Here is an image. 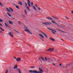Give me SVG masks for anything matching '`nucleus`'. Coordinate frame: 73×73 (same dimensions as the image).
Here are the masks:
<instances>
[{
    "mask_svg": "<svg viewBox=\"0 0 73 73\" xmlns=\"http://www.w3.org/2000/svg\"><path fill=\"white\" fill-rule=\"evenodd\" d=\"M24 29H25V30H24V31H25L26 32H28V33H30V34H31V35H32V33H31L28 29V28L27 27H24Z\"/></svg>",
    "mask_w": 73,
    "mask_h": 73,
    "instance_id": "f257e3e1",
    "label": "nucleus"
},
{
    "mask_svg": "<svg viewBox=\"0 0 73 73\" xmlns=\"http://www.w3.org/2000/svg\"><path fill=\"white\" fill-rule=\"evenodd\" d=\"M39 70L40 71L38 72L36 70V73H43V72H44V71L40 68H39Z\"/></svg>",
    "mask_w": 73,
    "mask_h": 73,
    "instance_id": "f03ea898",
    "label": "nucleus"
},
{
    "mask_svg": "<svg viewBox=\"0 0 73 73\" xmlns=\"http://www.w3.org/2000/svg\"><path fill=\"white\" fill-rule=\"evenodd\" d=\"M47 29H49V30L52 31V33H53V34H55V33H55V32H57V31H56L55 30H53L51 29H50L48 27H47Z\"/></svg>",
    "mask_w": 73,
    "mask_h": 73,
    "instance_id": "7ed1b4c3",
    "label": "nucleus"
},
{
    "mask_svg": "<svg viewBox=\"0 0 73 73\" xmlns=\"http://www.w3.org/2000/svg\"><path fill=\"white\" fill-rule=\"evenodd\" d=\"M39 60L41 62H42V61L44 62V61H45V60H44V58L42 57L39 58Z\"/></svg>",
    "mask_w": 73,
    "mask_h": 73,
    "instance_id": "20e7f679",
    "label": "nucleus"
},
{
    "mask_svg": "<svg viewBox=\"0 0 73 73\" xmlns=\"http://www.w3.org/2000/svg\"><path fill=\"white\" fill-rule=\"evenodd\" d=\"M30 73H37L36 70H30L29 71Z\"/></svg>",
    "mask_w": 73,
    "mask_h": 73,
    "instance_id": "39448f33",
    "label": "nucleus"
},
{
    "mask_svg": "<svg viewBox=\"0 0 73 73\" xmlns=\"http://www.w3.org/2000/svg\"><path fill=\"white\" fill-rule=\"evenodd\" d=\"M51 22L52 23H54V24H56V25H57V27H61V26L59 25L57 23H56L55 22L53 21H52Z\"/></svg>",
    "mask_w": 73,
    "mask_h": 73,
    "instance_id": "423d86ee",
    "label": "nucleus"
},
{
    "mask_svg": "<svg viewBox=\"0 0 73 73\" xmlns=\"http://www.w3.org/2000/svg\"><path fill=\"white\" fill-rule=\"evenodd\" d=\"M46 50L49 52H52V51H54V48H50L49 49L47 50Z\"/></svg>",
    "mask_w": 73,
    "mask_h": 73,
    "instance_id": "0eeeda50",
    "label": "nucleus"
},
{
    "mask_svg": "<svg viewBox=\"0 0 73 73\" xmlns=\"http://www.w3.org/2000/svg\"><path fill=\"white\" fill-rule=\"evenodd\" d=\"M30 3L31 2L30 1H29V0H27V4L28 5H29V7H31V5H30Z\"/></svg>",
    "mask_w": 73,
    "mask_h": 73,
    "instance_id": "6e6552de",
    "label": "nucleus"
},
{
    "mask_svg": "<svg viewBox=\"0 0 73 73\" xmlns=\"http://www.w3.org/2000/svg\"><path fill=\"white\" fill-rule=\"evenodd\" d=\"M46 19H47V20H53V19L49 17H46Z\"/></svg>",
    "mask_w": 73,
    "mask_h": 73,
    "instance_id": "1a4fd4ad",
    "label": "nucleus"
},
{
    "mask_svg": "<svg viewBox=\"0 0 73 73\" xmlns=\"http://www.w3.org/2000/svg\"><path fill=\"white\" fill-rule=\"evenodd\" d=\"M16 61H17V62H20L21 61V58H18L16 59Z\"/></svg>",
    "mask_w": 73,
    "mask_h": 73,
    "instance_id": "9d476101",
    "label": "nucleus"
},
{
    "mask_svg": "<svg viewBox=\"0 0 73 73\" xmlns=\"http://www.w3.org/2000/svg\"><path fill=\"white\" fill-rule=\"evenodd\" d=\"M52 23L50 22H47L46 23V25H51Z\"/></svg>",
    "mask_w": 73,
    "mask_h": 73,
    "instance_id": "9b49d317",
    "label": "nucleus"
},
{
    "mask_svg": "<svg viewBox=\"0 0 73 73\" xmlns=\"http://www.w3.org/2000/svg\"><path fill=\"white\" fill-rule=\"evenodd\" d=\"M49 39H50V40H52V41L54 42V41H56V40H55V39H54L50 37V38Z\"/></svg>",
    "mask_w": 73,
    "mask_h": 73,
    "instance_id": "f8f14e48",
    "label": "nucleus"
},
{
    "mask_svg": "<svg viewBox=\"0 0 73 73\" xmlns=\"http://www.w3.org/2000/svg\"><path fill=\"white\" fill-rule=\"evenodd\" d=\"M17 64H15L14 66V69H17Z\"/></svg>",
    "mask_w": 73,
    "mask_h": 73,
    "instance_id": "ddd939ff",
    "label": "nucleus"
},
{
    "mask_svg": "<svg viewBox=\"0 0 73 73\" xmlns=\"http://www.w3.org/2000/svg\"><path fill=\"white\" fill-rule=\"evenodd\" d=\"M38 35L40 36L41 37H42V38H44V36L42 34H38Z\"/></svg>",
    "mask_w": 73,
    "mask_h": 73,
    "instance_id": "4468645a",
    "label": "nucleus"
},
{
    "mask_svg": "<svg viewBox=\"0 0 73 73\" xmlns=\"http://www.w3.org/2000/svg\"><path fill=\"white\" fill-rule=\"evenodd\" d=\"M46 61H48V62H50V58H46Z\"/></svg>",
    "mask_w": 73,
    "mask_h": 73,
    "instance_id": "2eb2a0df",
    "label": "nucleus"
},
{
    "mask_svg": "<svg viewBox=\"0 0 73 73\" xmlns=\"http://www.w3.org/2000/svg\"><path fill=\"white\" fill-rule=\"evenodd\" d=\"M18 4H19V5H23V4H22V2L21 1H19L18 3Z\"/></svg>",
    "mask_w": 73,
    "mask_h": 73,
    "instance_id": "dca6fc26",
    "label": "nucleus"
},
{
    "mask_svg": "<svg viewBox=\"0 0 73 73\" xmlns=\"http://www.w3.org/2000/svg\"><path fill=\"white\" fill-rule=\"evenodd\" d=\"M9 35H10V36H11V37H13V34H12V33H11V32H10L9 33Z\"/></svg>",
    "mask_w": 73,
    "mask_h": 73,
    "instance_id": "f3484780",
    "label": "nucleus"
},
{
    "mask_svg": "<svg viewBox=\"0 0 73 73\" xmlns=\"http://www.w3.org/2000/svg\"><path fill=\"white\" fill-rule=\"evenodd\" d=\"M9 23L10 24H13V22L11 21H9Z\"/></svg>",
    "mask_w": 73,
    "mask_h": 73,
    "instance_id": "a211bd4d",
    "label": "nucleus"
},
{
    "mask_svg": "<svg viewBox=\"0 0 73 73\" xmlns=\"http://www.w3.org/2000/svg\"><path fill=\"white\" fill-rule=\"evenodd\" d=\"M9 9H10V10L11 11H12V12H13V9L11 7H9Z\"/></svg>",
    "mask_w": 73,
    "mask_h": 73,
    "instance_id": "6ab92c4d",
    "label": "nucleus"
},
{
    "mask_svg": "<svg viewBox=\"0 0 73 73\" xmlns=\"http://www.w3.org/2000/svg\"><path fill=\"white\" fill-rule=\"evenodd\" d=\"M4 24L5 25V26L6 27H9V26L8 25H7V24L5 23H4Z\"/></svg>",
    "mask_w": 73,
    "mask_h": 73,
    "instance_id": "aec40b11",
    "label": "nucleus"
},
{
    "mask_svg": "<svg viewBox=\"0 0 73 73\" xmlns=\"http://www.w3.org/2000/svg\"><path fill=\"white\" fill-rule=\"evenodd\" d=\"M6 8L7 10V11H8V12H9L11 11V10H9V9H8V8H7V7H6Z\"/></svg>",
    "mask_w": 73,
    "mask_h": 73,
    "instance_id": "412c9836",
    "label": "nucleus"
},
{
    "mask_svg": "<svg viewBox=\"0 0 73 73\" xmlns=\"http://www.w3.org/2000/svg\"><path fill=\"white\" fill-rule=\"evenodd\" d=\"M32 7H33V9H34V10H35V11H37V9H36V8H35V6H33Z\"/></svg>",
    "mask_w": 73,
    "mask_h": 73,
    "instance_id": "4be33fe9",
    "label": "nucleus"
},
{
    "mask_svg": "<svg viewBox=\"0 0 73 73\" xmlns=\"http://www.w3.org/2000/svg\"><path fill=\"white\" fill-rule=\"evenodd\" d=\"M32 7H33V9H34V10H35V11H37V9H36V8H35V6H33Z\"/></svg>",
    "mask_w": 73,
    "mask_h": 73,
    "instance_id": "5701e85b",
    "label": "nucleus"
},
{
    "mask_svg": "<svg viewBox=\"0 0 73 73\" xmlns=\"http://www.w3.org/2000/svg\"><path fill=\"white\" fill-rule=\"evenodd\" d=\"M0 29H1V31H5V30H4V29H3L2 28H1V27H0Z\"/></svg>",
    "mask_w": 73,
    "mask_h": 73,
    "instance_id": "b1692460",
    "label": "nucleus"
},
{
    "mask_svg": "<svg viewBox=\"0 0 73 73\" xmlns=\"http://www.w3.org/2000/svg\"><path fill=\"white\" fill-rule=\"evenodd\" d=\"M25 11V15H28V13H27V11H26V10L25 9L24 10Z\"/></svg>",
    "mask_w": 73,
    "mask_h": 73,
    "instance_id": "393cba45",
    "label": "nucleus"
},
{
    "mask_svg": "<svg viewBox=\"0 0 73 73\" xmlns=\"http://www.w3.org/2000/svg\"><path fill=\"white\" fill-rule=\"evenodd\" d=\"M7 15L9 16L10 17H11V14L9 13H7Z\"/></svg>",
    "mask_w": 73,
    "mask_h": 73,
    "instance_id": "a878e982",
    "label": "nucleus"
},
{
    "mask_svg": "<svg viewBox=\"0 0 73 73\" xmlns=\"http://www.w3.org/2000/svg\"><path fill=\"white\" fill-rule=\"evenodd\" d=\"M0 5L1 7H3V4L1 2H0Z\"/></svg>",
    "mask_w": 73,
    "mask_h": 73,
    "instance_id": "bb28decb",
    "label": "nucleus"
},
{
    "mask_svg": "<svg viewBox=\"0 0 73 73\" xmlns=\"http://www.w3.org/2000/svg\"><path fill=\"white\" fill-rule=\"evenodd\" d=\"M41 33L43 34V35H44V36H46V35L45 34V33H43L42 31H41Z\"/></svg>",
    "mask_w": 73,
    "mask_h": 73,
    "instance_id": "cd10ccee",
    "label": "nucleus"
},
{
    "mask_svg": "<svg viewBox=\"0 0 73 73\" xmlns=\"http://www.w3.org/2000/svg\"><path fill=\"white\" fill-rule=\"evenodd\" d=\"M58 30L59 31H60V32H63V33H65V32L62 30H61L58 29Z\"/></svg>",
    "mask_w": 73,
    "mask_h": 73,
    "instance_id": "c85d7f7f",
    "label": "nucleus"
},
{
    "mask_svg": "<svg viewBox=\"0 0 73 73\" xmlns=\"http://www.w3.org/2000/svg\"><path fill=\"white\" fill-rule=\"evenodd\" d=\"M31 7H33V2H31Z\"/></svg>",
    "mask_w": 73,
    "mask_h": 73,
    "instance_id": "c756f323",
    "label": "nucleus"
},
{
    "mask_svg": "<svg viewBox=\"0 0 73 73\" xmlns=\"http://www.w3.org/2000/svg\"><path fill=\"white\" fill-rule=\"evenodd\" d=\"M26 8L27 9H28V11H30V9H29V7H27Z\"/></svg>",
    "mask_w": 73,
    "mask_h": 73,
    "instance_id": "7c9ffc66",
    "label": "nucleus"
},
{
    "mask_svg": "<svg viewBox=\"0 0 73 73\" xmlns=\"http://www.w3.org/2000/svg\"><path fill=\"white\" fill-rule=\"evenodd\" d=\"M8 70H7L5 71V73H8Z\"/></svg>",
    "mask_w": 73,
    "mask_h": 73,
    "instance_id": "2f4dec72",
    "label": "nucleus"
},
{
    "mask_svg": "<svg viewBox=\"0 0 73 73\" xmlns=\"http://www.w3.org/2000/svg\"><path fill=\"white\" fill-rule=\"evenodd\" d=\"M15 7H16V8H18V9H19V6H18L16 5L15 6Z\"/></svg>",
    "mask_w": 73,
    "mask_h": 73,
    "instance_id": "473e14b6",
    "label": "nucleus"
},
{
    "mask_svg": "<svg viewBox=\"0 0 73 73\" xmlns=\"http://www.w3.org/2000/svg\"><path fill=\"white\" fill-rule=\"evenodd\" d=\"M30 68H35V67L33 66H31V67H30Z\"/></svg>",
    "mask_w": 73,
    "mask_h": 73,
    "instance_id": "72a5a7b5",
    "label": "nucleus"
},
{
    "mask_svg": "<svg viewBox=\"0 0 73 73\" xmlns=\"http://www.w3.org/2000/svg\"><path fill=\"white\" fill-rule=\"evenodd\" d=\"M18 70L19 72V73H21V71H20V69H18Z\"/></svg>",
    "mask_w": 73,
    "mask_h": 73,
    "instance_id": "f704fd0d",
    "label": "nucleus"
},
{
    "mask_svg": "<svg viewBox=\"0 0 73 73\" xmlns=\"http://www.w3.org/2000/svg\"><path fill=\"white\" fill-rule=\"evenodd\" d=\"M25 5L26 7H27V6H28V5H27V3L25 2Z\"/></svg>",
    "mask_w": 73,
    "mask_h": 73,
    "instance_id": "c9c22d12",
    "label": "nucleus"
},
{
    "mask_svg": "<svg viewBox=\"0 0 73 73\" xmlns=\"http://www.w3.org/2000/svg\"><path fill=\"white\" fill-rule=\"evenodd\" d=\"M42 24H43V25H46V23H42Z\"/></svg>",
    "mask_w": 73,
    "mask_h": 73,
    "instance_id": "e433bc0d",
    "label": "nucleus"
},
{
    "mask_svg": "<svg viewBox=\"0 0 73 73\" xmlns=\"http://www.w3.org/2000/svg\"><path fill=\"white\" fill-rule=\"evenodd\" d=\"M0 22H3V21L2 20L0 19Z\"/></svg>",
    "mask_w": 73,
    "mask_h": 73,
    "instance_id": "4c0bfd02",
    "label": "nucleus"
},
{
    "mask_svg": "<svg viewBox=\"0 0 73 73\" xmlns=\"http://www.w3.org/2000/svg\"><path fill=\"white\" fill-rule=\"evenodd\" d=\"M18 23H19V24H21V23H20V21H18Z\"/></svg>",
    "mask_w": 73,
    "mask_h": 73,
    "instance_id": "58836bf2",
    "label": "nucleus"
},
{
    "mask_svg": "<svg viewBox=\"0 0 73 73\" xmlns=\"http://www.w3.org/2000/svg\"><path fill=\"white\" fill-rule=\"evenodd\" d=\"M0 26H1V27H3V25H1V24L0 23Z\"/></svg>",
    "mask_w": 73,
    "mask_h": 73,
    "instance_id": "ea45409f",
    "label": "nucleus"
},
{
    "mask_svg": "<svg viewBox=\"0 0 73 73\" xmlns=\"http://www.w3.org/2000/svg\"><path fill=\"white\" fill-rule=\"evenodd\" d=\"M66 19H68V20H69V18H68V17H66Z\"/></svg>",
    "mask_w": 73,
    "mask_h": 73,
    "instance_id": "a19ab883",
    "label": "nucleus"
},
{
    "mask_svg": "<svg viewBox=\"0 0 73 73\" xmlns=\"http://www.w3.org/2000/svg\"><path fill=\"white\" fill-rule=\"evenodd\" d=\"M13 5H14V6H16V4H15V3H13Z\"/></svg>",
    "mask_w": 73,
    "mask_h": 73,
    "instance_id": "79ce46f5",
    "label": "nucleus"
},
{
    "mask_svg": "<svg viewBox=\"0 0 73 73\" xmlns=\"http://www.w3.org/2000/svg\"><path fill=\"white\" fill-rule=\"evenodd\" d=\"M52 17H53V18H54V19L56 18V17H54L52 16Z\"/></svg>",
    "mask_w": 73,
    "mask_h": 73,
    "instance_id": "37998d69",
    "label": "nucleus"
},
{
    "mask_svg": "<svg viewBox=\"0 0 73 73\" xmlns=\"http://www.w3.org/2000/svg\"><path fill=\"white\" fill-rule=\"evenodd\" d=\"M35 7H37V5H36V4L35 5Z\"/></svg>",
    "mask_w": 73,
    "mask_h": 73,
    "instance_id": "c03bdc74",
    "label": "nucleus"
},
{
    "mask_svg": "<svg viewBox=\"0 0 73 73\" xmlns=\"http://www.w3.org/2000/svg\"><path fill=\"white\" fill-rule=\"evenodd\" d=\"M52 64H53V65H54V66H55L56 65H55V64H54L53 63Z\"/></svg>",
    "mask_w": 73,
    "mask_h": 73,
    "instance_id": "a18cd8bd",
    "label": "nucleus"
},
{
    "mask_svg": "<svg viewBox=\"0 0 73 73\" xmlns=\"http://www.w3.org/2000/svg\"><path fill=\"white\" fill-rule=\"evenodd\" d=\"M38 9L39 10V11H40V8H38Z\"/></svg>",
    "mask_w": 73,
    "mask_h": 73,
    "instance_id": "49530a36",
    "label": "nucleus"
},
{
    "mask_svg": "<svg viewBox=\"0 0 73 73\" xmlns=\"http://www.w3.org/2000/svg\"><path fill=\"white\" fill-rule=\"evenodd\" d=\"M55 19H57V20H58V18H57L56 17V18H55Z\"/></svg>",
    "mask_w": 73,
    "mask_h": 73,
    "instance_id": "de8ad7c7",
    "label": "nucleus"
},
{
    "mask_svg": "<svg viewBox=\"0 0 73 73\" xmlns=\"http://www.w3.org/2000/svg\"><path fill=\"white\" fill-rule=\"evenodd\" d=\"M59 65H60V66H61L62 65V64H60Z\"/></svg>",
    "mask_w": 73,
    "mask_h": 73,
    "instance_id": "09e8293b",
    "label": "nucleus"
},
{
    "mask_svg": "<svg viewBox=\"0 0 73 73\" xmlns=\"http://www.w3.org/2000/svg\"><path fill=\"white\" fill-rule=\"evenodd\" d=\"M60 28H64V27H62V26H60Z\"/></svg>",
    "mask_w": 73,
    "mask_h": 73,
    "instance_id": "8fccbe9b",
    "label": "nucleus"
},
{
    "mask_svg": "<svg viewBox=\"0 0 73 73\" xmlns=\"http://www.w3.org/2000/svg\"><path fill=\"white\" fill-rule=\"evenodd\" d=\"M14 58H15V59H16V57H14Z\"/></svg>",
    "mask_w": 73,
    "mask_h": 73,
    "instance_id": "3c124183",
    "label": "nucleus"
},
{
    "mask_svg": "<svg viewBox=\"0 0 73 73\" xmlns=\"http://www.w3.org/2000/svg\"><path fill=\"white\" fill-rule=\"evenodd\" d=\"M46 70H47V72H49V71H48V69H46Z\"/></svg>",
    "mask_w": 73,
    "mask_h": 73,
    "instance_id": "603ef678",
    "label": "nucleus"
},
{
    "mask_svg": "<svg viewBox=\"0 0 73 73\" xmlns=\"http://www.w3.org/2000/svg\"><path fill=\"white\" fill-rule=\"evenodd\" d=\"M72 13L73 14V11H72Z\"/></svg>",
    "mask_w": 73,
    "mask_h": 73,
    "instance_id": "864d4df0",
    "label": "nucleus"
},
{
    "mask_svg": "<svg viewBox=\"0 0 73 73\" xmlns=\"http://www.w3.org/2000/svg\"><path fill=\"white\" fill-rule=\"evenodd\" d=\"M46 38H48V36L46 35Z\"/></svg>",
    "mask_w": 73,
    "mask_h": 73,
    "instance_id": "5fc2aeb1",
    "label": "nucleus"
},
{
    "mask_svg": "<svg viewBox=\"0 0 73 73\" xmlns=\"http://www.w3.org/2000/svg\"><path fill=\"white\" fill-rule=\"evenodd\" d=\"M0 32H1V33H2V31H0Z\"/></svg>",
    "mask_w": 73,
    "mask_h": 73,
    "instance_id": "6e6d98bb",
    "label": "nucleus"
},
{
    "mask_svg": "<svg viewBox=\"0 0 73 73\" xmlns=\"http://www.w3.org/2000/svg\"><path fill=\"white\" fill-rule=\"evenodd\" d=\"M40 38L42 40V38Z\"/></svg>",
    "mask_w": 73,
    "mask_h": 73,
    "instance_id": "4d7b16f0",
    "label": "nucleus"
},
{
    "mask_svg": "<svg viewBox=\"0 0 73 73\" xmlns=\"http://www.w3.org/2000/svg\"><path fill=\"white\" fill-rule=\"evenodd\" d=\"M45 59L46 60V57L45 58Z\"/></svg>",
    "mask_w": 73,
    "mask_h": 73,
    "instance_id": "13d9d810",
    "label": "nucleus"
},
{
    "mask_svg": "<svg viewBox=\"0 0 73 73\" xmlns=\"http://www.w3.org/2000/svg\"><path fill=\"white\" fill-rule=\"evenodd\" d=\"M42 41H44V40H42Z\"/></svg>",
    "mask_w": 73,
    "mask_h": 73,
    "instance_id": "bf43d9fd",
    "label": "nucleus"
},
{
    "mask_svg": "<svg viewBox=\"0 0 73 73\" xmlns=\"http://www.w3.org/2000/svg\"><path fill=\"white\" fill-rule=\"evenodd\" d=\"M61 40H62V39H61Z\"/></svg>",
    "mask_w": 73,
    "mask_h": 73,
    "instance_id": "052dcab7",
    "label": "nucleus"
},
{
    "mask_svg": "<svg viewBox=\"0 0 73 73\" xmlns=\"http://www.w3.org/2000/svg\"><path fill=\"white\" fill-rule=\"evenodd\" d=\"M23 16H25V15H23Z\"/></svg>",
    "mask_w": 73,
    "mask_h": 73,
    "instance_id": "680f3d73",
    "label": "nucleus"
},
{
    "mask_svg": "<svg viewBox=\"0 0 73 73\" xmlns=\"http://www.w3.org/2000/svg\"><path fill=\"white\" fill-rule=\"evenodd\" d=\"M17 32V33H18V32Z\"/></svg>",
    "mask_w": 73,
    "mask_h": 73,
    "instance_id": "e2e57ef3",
    "label": "nucleus"
},
{
    "mask_svg": "<svg viewBox=\"0 0 73 73\" xmlns=\"http://www.w3.org/2000/svg\"><path fill=\"white\" fill-rule=\"evenodd\" d=\"M17 32V33H18V32Z\"/></svg>",
    "mask_w": 73,
    "mask_h": 73,
    "instance_id": "0e129e2a",
    "label": "nucleus"
},
{
    "mask_svg": "<svg viewBox=\"0 0 73 73\" xmlns=\"http://www.w3.org/2000/svg\"><path fill=\"white\" fill-rule=\"evenodd\" d=\"M14 19H15V18H14Z\"/></svg>",
    "mask_w": 73,
    "mask_h": 73,
    "instance_id": "69168bd1",
    "label": "nucleus"
}]
</instances>
